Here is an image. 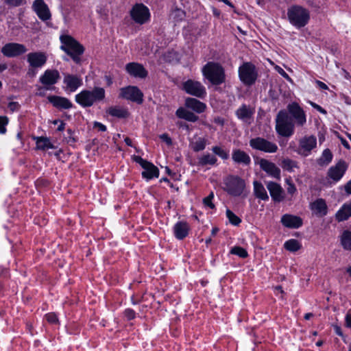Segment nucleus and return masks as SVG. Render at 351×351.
<instances>
[{
  "instance_id": "obj_20",
  "label": "nucleus",
  "mask_w": 351,
  "mask_h": 351,
  "mask_svg": "<svg viewBox=\"0 0 351 351\" xmlns=\"http://www.w3.org/2000/svg\"><path fill=\"white\" fill-rule=\"evenodd\" d=\"M265 184L273 202L279 203L285 199V193L280 184L272 181L266 182Z\"/></svg>"
},
{
  "instance_id": "obj_45",
  "label": "nucleus",
  "mask_w": 351,
  "mask_h": 351,
  "mask_svg": "<svg viewBox=\"0 0 351 351\" xmlns=\"http://www.w3.org/2000/svg\"><path fill=\"white\" fill-rule=\"evenodd\" d=\"M214 199V193L211 191L210 194L203 199V204L205 206L208 207L210 209L215 208V204L213 203Z\"/></svg>"
},
{
  "instance_id": "obj_6",
  "label": "nucleus",
  "mask_w": 351,
  "mask_h": 351,
  "mask_svg": "<svg viewBox=\"0 0 351 351\" xmlns=\"http://www.w3.org/2000/svg\"><path fill=\"white\" fill-rule=\"evenodd\" d=\"M224 191L232 197L242 196L246 189L244 179L239 176L229 175L223 179Z\"/></svg>"
},
{
  "instance_id": "obj_11",
  "label": "nucleus",
  "mask_w": 351,
  "mask_h": 351,
  "mask_svg": "<svg viewBox=\"0 0 351 351\" xmlns=\"http://www.w3.org/2000/svg\"><path fill=\"white\" fill-rule=\"evenodd\" d=\"M60 79V72L57 69H47L39 77V82L46 90H53L54 85Z\"/></svg>"
},
{
  "instance_id": "obj_39",
  "label": "nucleus",
  "mask_w": 351,
  "mask_h": 351,
  "mask_svg": "<svg viewBox=\"0 0 351 351\" xmlns=\"http://www.w3.org/2000/svg\"><path fill=\"white\" fill-rule=\"evenodd\" d=\"M284 247L287 251L295 252L301 248V244L297 239H291L285 243Z\"/></svg>"
},
{
  "instance_id": "obj_49",
  "label": "nucleus",
  "mask_w": 351,
  "mask_h": 351,
  "mask_svg": "<svg viewBox=\"0 0 351 351\" xmlns=\"http://www.w3.org/2000/svg\"><path fill=\"white\" fill-rule=\"evenodd\" d=\"M286 182L288 185L287 188V193L290 195H293L297 191L295 184L289 180H287Z\"/></svg>"
},
{
  "instance_id": "obj_27",
  "label": "nucleus",
  "mask_w": 351,
  "mask_h": 351,
  "mask_svg": "<svg viewBox=\"0 0 351 351\" xmlns=\"http://www.w3.org/2000/svg\"><path fill=\"white\" fill-rule=\"evenodd\" d=\"M232 159L238 165L249 166L251 164V158L247 153L240 149H234L232 152Z\"/></svg>"
},
{
  "instance_id": "obj_2",
  "label": "nucleus",
  "mask_w": 351,
  "mask_h": 351,
  "mask_svg": "<svg viewBox=\"0 0 351 351\" xmlns=\"http://www.w3.org/2000/svg\"><path fill=\"white\" fill-rule=\"evenodd\" d=\"M104 88L95 86L92 90L84 89L75 95V100L82 108H89L105 99Z\"/></svg>"
},
{
  "instance_id": "obj_5",
  "label": "nucleus",
  "mask_w": 351,
  "mask_h": 351,
  "mask_svg": "<svg viewBox=\"0 0 351 351\" xmlns=\"http://www.w3.org/2000/svg\"><path fill=\"white\" fill-rule=\"evenodd\" d=\"M203 76L213 85L219 86L226 82L224 68L218 62H208L202 69Z\"/></svg>"
},
{
  "instance_id": "obj_51",
  "label": "nucleus",
  "mask_w": 351,
  "mask_h": 351,
  "mask_svg": "<svg viewBox=\"0 0 351 351\" xmlns=\"http://www.w3.org/2000/svg\"><path fill=\"white\" fill-rule=\"evenodd\" d=\"M8 108L12 112H14L19 110L21 105L16 101H10L8 105Z\"/></svg>"
},
{
  "instance_id": "obj_12",
  "label": "nucleus",
  "mask_w": 351,
  "mask_h": 351,
  "mask_svg": "<svg viewBox=\"0 0 351 351\" xmlns=\"http://www.w3.org/2000/svg\"><path fill=\"white\" fill-rule=\"evenodd\" d=\"M134 161L139 164L144 169L142 172V177L143 178L149 180L154 178H158L159 169L153 163L138 156L134 157Z\"/></svg>"
},
{
  "instance_id": "obj_54",
  "label": "nucleus",
  "mask_w": 351,
  "mask_h": 351,
  "mask_svg": "<svg viewBox=\"0 0 351 351\" xmlns=\"http://www.w3.org/2000/svg\"><path fill=\"white\" fill-rule=\"evenodd\" d=\"M94 128H97L101 132H106L107 130V128L105 125L97 121L94 123Z\"/></svg>"
},
{
  "instance_id": "obj_15",
  "label": "nucleus",
  "mask_w": 351,
  "mask_h": 351,
  "mask_svg": "<svg viewBox=\"0 0 351 351\" xmlns=\"http://www.w3.org/2000/svg\"><path fill=\"white\" fill-rule=\"evenodd\" d=\"M119 97L138 104L143 101V94L137 86H128L121 88Z\"/></svg>"
},
{
  "instance_id": "obj_22",
  "label": "nucleus",
  "mask_w": 351,
  "mask_h": 351,
  "mask_svg": "<svg viewBox=\"0 0 351 351\" xmlns=\"http://www.w3.org/2000/svg\"><path fill=\"white\" fill-rule=\"evenodd\" d=\"M47 60V56L45 52H31L27 55V61L32 68H41Z\"/></svg>"
},
{
  "instance_id": "obj_30",
  "label": "nucleus",
  "mask_w": 351,
  "mask_h": 351,
  "mask_svg": "<svg viewBox=\"0 0 351 351\" xmlns=\"http://www.w3.org/2000/svg\"><path fill=\"white\" fill-rule=\"evenodd\" d=\"M185 106L188 108H190L199 114L204 112L206 108V104L192 97H188L186 99Z\"/></svg>"
},
{
  "instance_id": "obj_55",
  "label": "nucleus",
  "mask_w": 351,
  "mask_h": 351,
  "mask_svg": "<svg viewBox=\"0 0 351 351\" xmlns=\"http://www.w3.org/2000/svg\"><path fill=\"white\" fill-rule=\"evenodd\" d=\"M276 69L278 71V73L280 75H281L283 77H285V79H287V80H291L289 75L281 67L278 66H276Z\"/></svg>"
},
{
  "instance_id": "obj_46",
  "label": "nucleus",
  "mask_w": 351,
  "mask_h": 351,
  "mask_svg": "<svg viewBox=\"0 0 351 351\" xmlns=\"http://www.w3.org/2000/svg\"><path fill=\"white\" fill-rule=\"evenodd\" d=\"M26 0H4V3L10 7H19L25 5Z\"/></svg>"
},
{
  "instance_id": "obj_59",
  "label": "nucleus",
  "mask_w": 351,
  "mask_h": 351,
  "mask_svg": "<svg viewBox=\"0 0 351 351\" xmlns=\"http://www.w3.org/2000/svg\"><path fill=\"white\" fill-rule=\"evenodd\" d=\"M346 325L348 328H351V315L348 313L345 317Z\"/></svg>"
},
{
  "instance_id": "obj_38",
  "label": "nucleus",
  "mask_w": 351,
  "mask_h": 351,
  "mask_svg": "<svg viewBox=\"0 0 351 351\" xmlns=\"http://www.w3.org/2000/svg\"><path fill=\"white\" fill-rule=\"evenodd\" d=\"M36 147L38 149L45 150L47 149H53L54 145L51 143L49 138L40 136L37 138Z\"/></svg>"
},
{
  "instance_id": "obj_36",
  "label": "nucleus",
  "mask_w": 351,
  "mask_h": 351,
  "mask_svg": "<svg viewBox=\"0 0 351 351\" xmlns=\"http://www.w3.org/2000/svg\"><path fill=\"white\" fill-rule=\"evenodd\" d=\"M340 243L345 250L351 251V231L343 230L340 236Z\"/></svg>"
},
{
  "instance_id": "obj_17",
  "label": "nucleus",
  "mask_w": 351,
  "mask_h": 351,
  "mask_svg": "<svg viewBox=\"0 0 351 351\" xmlns=\"http://www.w3.org/2000/svg\"><path fill=\"white\" fill-rule=\"evenodd\" d=\"M63 84L66 91L73 93L82 86L83 81L79 75L64 73Z\"/></svg>"
},
{
  "instance_id": "obj_13",
  "label": "nucleus",
  "mask_w": 351,
  "mask_h": 351,
  "mask_svg": "<svg viewBox=\"0 0 351 351\" xmlns=\"http://www.w3.org/2000/svg\"><path fill=\"white\" fill-rule=\"evenodd\" d=\"M317 147V138L314 135L304 136L299 141L297 153L304 157L311 154L313 149Z\"/></svg>"
},
{
  "instance_id": "obj_29",
  "label": "nucleus",
  "mask_w": 351,
  "mask_h": 351,
  "mask_svg": "<svg viewBox=\"0 0 351 351\" xmlns=\"http://www.w3.org/2000/svg\"><path fill=\"white\" fill-rule=\"evenodd\" d=\"M310 208L316 215H319L320 217L326 215L328 213L326 201L322 198H319L311 203Z\"/></svg>"
},
{
  "instance_id": "obj_52",
  "label": "nucleus",
  "mask_w": 351,
  "mask_h": 351,
  "mask_svg": "<svg viewBox=\"0 0 351 351\" xmlns=\"http://www.w3.org/2000/svg\"><path fill=\"white\" fill-rule=\"evenodd\" d=\"M69 136H68V143H76L77 139L74 136V132L71 129H67L66 130Z\"/></svg>"
},
{
  "instance_id": "obj_53",
  "label": "nucleus",
  "mask_w": 351,
  "mask_h": 351,
  "mask_svg": "<svg viewBox=\"0 0 351 351\" xmlns=\"http://www.w3.org/2000/svg\"><path fill=\"white\" fill-rule=\"evenodd\" d=\"M311 106L315 110H317L318 112H319L322 114H326L327 113L326 110L324 109L322 106L319 105L311 101L310 102Z\"/></svg>"
},
{
  "instance_id": "obj_24",
  "label": "nucleus",
  "mask_w": 351,
  "mask_h": 351,
  "mask_svg": "<svg viewBox=\"0 0 351 351\" xmlns=\"http://www.w3.org/2000/svg\"><path fill=\"white\" fill-rule=\"evenodd\" d=\"M125 71L127 73L134 77L145 78L148 73L144 66L137 62H130L125 65Z\"/></svg>"
},
{
  "instance_id": "obj_57",
  "label": "nucleus",
  "mask_w": 351,
  "mask_h": 351,
  "mask_svg": "<svg viewBox=\"0 0 351 351\" xmlns=\"http://www.w3.org/2000/svg\"><path fill=\"white\" fill-rule=\"evenodd\" d=\"M315 83L317 84V86L320 89H322V90H328V86L322 81L316 80Z\"/></svg>"
},
{
  "instance_id": "obj_42",
  "label": "nucleus",
  "mask_w": 351,
  "mask_h": 351,
  "mask_svg": "<svg viewBox=\"0 0 351 351\" xmlns=\"http://www.w3.org/2000/svg\"><path fill=\"white\" fill-rule=\"evenodd\" d=\"M230 253L237 255L240 258H245L248 256V253L245 249L240 246H234L231 248Z\"/></svg>"
},
{
  "instance_id": "obj_10",
  "label": "nucleus",
  "mask_w": 351,
  "mask_h": 351,
  "mask_svg": "<svg viewBox=\"0 0 351 351\" xmlns=\"http://www.w3.org/2000/svg\"><path fill=\"white\" fill-rule=\"evenodd\" d=\"M182 89L189 95L203 99L206 96L204 86L198 81L188 80L182 84Z\"/></svg>"
},
{
  "instance_id": "obj_31",
  "label": "nucleus",
  "mask_w": 351,
  "mask_h": 351,
  "mask_svg": "<svg viewBox=\"0 0 351 351\" xmlns=\"http://www.w3.org/2000/svg\"><path fill=\"white\" fill-rule=\"evenodd\" d=\"M254 196L261 200L268 201L269 197L263 184L257 180L253 182Z\"/></svg>"
},
{
  "instance_id": "obj_64",
  "label": "nucleus",
  "mask_w": 351,
  "mask_h": 351,
  "mask_svg": "<svg viewBox=\"0 0 351 351\" xmlns=\"http://www.w3.org/2000/svg\"><path fill=\"white\" fill-rule=\"evenodd\" d=\"M125 144L130 147H132V140L129 137H126L124 140Z\"/></svg>"
},
{
  "instance_id": "obj_40",
  "label": "nucleus",
  "mask_w": 351,
  "mask_h": 351,
  "mask_svg": "<svg viewBox=\"0 0 351 351\" xmlns=\"http://www.w3.org/2000/svg\"><path fill=\"white\" fill-rule=\"evenodd\" d=\"M281 167L283 169L292 172L294 168L298 167V162L290 158H285L282 160Z\"/></svg>"
},
{
  "instance_id": "obj_63",
  "label": "nucleus",
  "mask_w": 351,
  "mask_h": 351,
  "mask_svg": "<svg viewBox=\"0 0 351 351\" xmlns=\"http://www.w3.org/2000/svg\"><path fill=\"white\" fill-rule=\"evenodd\" d=\"M34 69L35 68H32V67L29 66V68L28 69V71H27V75L29 76H34L36 74Z\"/></svg>"
},
{
  "instance_id": "obj_50",
  "label": "nucleus",
  "mask_w": 351,
  "mask_h": 351,
  "mask_svg": "<svg viewBox=\"0 0 351 351\" xmlns=\"http://www.w3.org/2000/svg\"><path fill=\"white\" fill-rule=\"evenodd\" d=\"M124 315L128 319V320H132L136 317V313L132 308H126L124 311Z\"/></svg>"
},
{
  "instance_id": "obj_1",
  "label": "nucleus",
  "mask_w": 351,
  "mask_h": 351,
  "mask_svg": "<svg viewBox=\"0 0 351 351\" xmlns=\"http://www.w3.org/2000/svg\"><path fill=\"white\" fill-rule=\"evenodd\" d=\"M276 133L282 137H290L295 132V126L303 127L306 123V114L296 101L289 103L287 110H280L276 117Z\"/></svg>"
},
{
  "instance_id": "obj_4",
  "label": "nucleus",
  "mask_w": 351,
  "mask_h": 351,
  "mask_svg": "<svg viewBox=\"0 0 351 351\" xmlns=\"http://www.w3.org/2000/svg\"><path fill=\"white\" fill-rule=\"evenodd\" d=\"M287 19L297 29L304 27L311 19L309 10L300 5H292L287 8Z\"/></svg>"
},
{
  "instance_id": "obj_14",
  "label": "nucleus",
  "mask_w": 351,
  "mask_h": 351,
  "mask_svg": "<svg viewBox=\"0 0 351 351\" xmlns=\"http://www.w3.org/2000/svg\"><path fill=\"white\" fill-rule=\"evenodd\" d=\"M348 169V165L343 160H340L335 165L331 166L327 172V179L330 180V183L338 182L344 176Z\"/></svg>"
},
{
  "instance_id": "obj_7",
  "label": "nucleus",
  "mask_w": 351,
  "mask_h": 351,
  "mask_svg": "<svg viewBox=\"0 0 351 351\" xmlns=\"http://www.w3.org/2000/svg\"><path fill=\"white\" fill-rule=\"evenodd\" d=\"M238 75L240 81L247 86L254 84L258 77L256 67L251 62H243L239 67Z\"/></svg>"
},
{
  "instance_id": "obj_58",
  "label": "nucleus",
  "mask_w": 351,
  "mask_h": 351,
  "mask_svg": "<svg viewBox=\"0 0 351 351\" xmlns=\"http://www.w3.org/2000/svg\"><path fill=\"white\" fill-rule=\"evenodd\" d=\"M334 330H335V333L338 336H339V337L343 336L341 328L340 326H339L337 325L334 326Z\"/></svg>"
},
{
  "instance_id": "obj_23",
  "label": "nucleus",
  "mask_w": 351,
  "mask_h": 351,
  "mask_svg": "<svg viewBox=\"0 0 351 351\" xmlns=\"http://www.w3.org/2000/svg\"><path fill=\"white\" fill-rule=\"evenodd\" d=\"M191 227L186 221H178L173 227V233L178 240H183L189 234Z\"/></svg>"
},
{
  "instance_id": "obj_37",
  "label": "nucleus",
  "mask_w": 351,
  "mask_h": 351,
  "mask_svg": "<svg viewBox=\"0 0 351 351\" xmlns=\"http://www.w3.org/2000/svg\"><path fill=\"white\" fill-rule=\"evenodd\" d=\"M217 161L215 156L207 153L201 157L198 158V164L201 166H206L207 165H215Z\"/></svg>"
},
{
  "instance_id": "obj_43",
  "label": "nucleus",
  "mask_w": 351,
  "mask_h": 351,
  "mask_svg": "<svg viewBox=\"0 0 351 351\" xmlns=\"http://www.w3.org/2000/svg\"><path fill=\"white\" fill-rule=\"evenodd\" d=\"M213 152L219 156L223 160H227L229 158V152L223 149L221 147L219 146H214L212 147Z\"/></svg>"
},
{
  "instance_id": "obj_60",
  "label": "nucleus",
  "mask_w": 351,
  "mask_h": 351,
  "mask_svg": "<svg viewBox=\"0 0 351 351\" xmlns=\"http://www.w3.org/2000/svg\"><path fill=\"white\" fill-rule=\"evenodd\" d=\"M345 191L348 194H351V180H349L344 186Z\"/></svg>"
},
{
  "instance_id": "obj_56",
  "label": "nucleus",
  "mask_w": 351,
  "mask_h": 351,
  "mask_svg": "<svg viewBox=\"0 0 351 351\" xmlns=\"http://www.w3.org/2000/svg\"><path fill=\"white\" fill-rule=\"evenodd\" d=\"M160 137L167 145H171L172 144L171 138L169 136V135L167 134H162V135H160Z\"/></svg>"
},
{
  "instance_id": "obj_47",
  "label": "nucleus",
  "mask_w": 351,
  "mask_h": 351,
  "mask_svg": "<svg viewBox=\"0 0 351 351\" xmlns=\"http://www.w3.org/2000/svg\"><path fill=\"white\" fill-rule=\"evenodd\" d=\"M45 317L51 324H58L59 323L58 315L55 313H48L45 315Z\"/></svg>"
},
{
  "instance_id": "obj_35",
  "label": "nucleus",
  "mask_w": 351,
  "mask_h": 351,
  "mask_svg": "<svg viewBox=\"0 0 351 351\" xmlns=\"http://www.w3.org/2000/svg\"><path fill=\"white\" fill-rule=\"evenodd\" d=\"M332 158V152L329 149H325L321 156L317 160V162L321 167H326L331 162Z\"/></svg>"
},
{
  "instance_id": "obj_26",
  "label": "nucleus",
  "mask_w": 351,
  "mask_h": 351,
  "mask_svg": "<svg viewBox=\"0 0 351 351\" xmlns=\"http://www.w3.org/2000/svg\"><path fill=\"white\" fill-rule=\"evenodd\" d=\"M47 99L53 106L60 110H67L73 107L72 102L66 97L50 95Z\"/></svg>"
},
{
  "instance_id": "obj_32",
  "label": "nucleus",
  "mask_w": 351,
  "mask_h": 351,
  "mask_svg": "<svg viewBox=\"0 0 351 351\" xmlns=\"http://www.w3.org/2000/svg\"><path fill=\"white\" fill-rule=\"evenodd\" d=\"M351 217V200L345 203L335 215L336 219L338 221L348 220Z\"/></svg>"
},
{
  "instance_id": "obj_8",
  "label": "nucleus",
  "mask_w": 351,
  "mask_h": 351,
  "mask_svg": "<svg viewBox=\"0 0 351 351\" xmlns=\"http://www.w3.org/2000/svg\"><path fill=\"white\" fill-rule=\"evenodd\" d=\"M130 16L138 25L145 24L151 19L149 9L142 3H136L132 7Z\"/></svg>"
},
{
  "instance_id": "obj_44",
  "label": "nucleus",
  "mask_w": 351,
  "mask_h": 351,
  "mask_svg": "<svg viewBox=\"0 0 351 351\" xmlns=\"http://www.w3.org/2000/svg\"><path fill=\"white\" fill-rule=\"evenodd\" d=\"M171 16L176 22H180L185 19L186 13L182 9L176 8L172 11Z\"/></svg>"
},
{
  "instance_id": "obj_61",
  "label": "nucleus",
  "mask_w": 351,
  "mask_h": 351,
  "mask_svg": "<svg viewBox=\"0 0 351 351\" xmlns=\"http://www.w3.org/2000/svg\"><path fill=\"white\" fill-rule=\"evenodd\" d=\"M341 143L342 144V145L347 149H350V145L349 144V143L343 138H341Z\"/></svg>"
},
{
  "instance_id": "obj_62",
  "label": "nucleus",
  "mask_w": 351,
  "mask_h": 351,
  "mask_svg": "<svg viewBox=\"0 0 351 351\" xmlns=\"http://www.w3.org/2000/svg\"><path fill=\"white\" fill-rule=\"evenodd\" d=\"M65 125H66V123L63 121H61L57 128V130L59 132H62V131L64 130Z\"/></svg>"
},
{
  "instance_id": "obj_9",
  "label": "nucleus",
  "mask_w": 351,
  "mask_h": 351,
  "mask_svg": "<svg viewBox=\"0 0 351 351\" xmlns=\"http://www.w3.org/2000/svg\"><path fill=\"white\" fill-rule=\"evenodd\" d=\"M250 146L255 150L273 154L278 150V145L262 137H256L250 140Z\"/></svg>"
},
{
  "instance_id": "obj_25",
  "label": "nucleus",
  "mask_w": 351,
  "mask_h": 351,
  "mask_svg": "<svg viewBox=\"0 0 351 351\" xmlns=\"http://www.w3.org/2000/svg\"><path fill=\"white\" fill-rule=\"evenodd\" d=\"M280 222L285 227L292 229L299 228L303 224V221L300 217L291 214L283 215Z\"/></svg>"
},
{
  "instance_id": "obj_21",
  "label": "nucleus",
  "mask_w": 351,
  "mask_h": 351,
  "mask_svg": "<svg viewBox=\"0 0 351 351\" xmlns=\"http://www.w3.org/2000/svg\"><path fill=\"white\" fill-rule=\"evenodd\" d=\"M259 165H260V168L265 172L267 173V174L273 178H275L278 180H280V178H281V175H280V169L279 167H278L276 164H274V162L267 160V159H265V158H261L260 160H259Z\"/></svg>"
},
{
  "instance_id": "obj_18",
  "label": "nucleus",
  "mask_w": 351,
  "mask_h": 351,
  "mask_svg": "<svg viewBox=\"0 0 351 351\" xmlns=\"http://www.w3.org/2000/svg\"><path fill=\"white\" fill-rule=\"evenodd\" d=\"M254 114L255 108L245 104H241L235 112L236 117L248 125L253 122Z\"/></svg>"
},
{
  "instance_id": "obj_33",
  "label": "nucleus",
  "mask_w": 351,
  "mask_h": 351,
  "mask_svg": "<svg viewBox=\"0 0 351 351\" xmlns=\"http://www.w3.org/2000/svg\"><path fill=\"white\" fill-rule=\"evenodd\" d=\"M207 140L204 137H194L189 142L190 148L195 152H199L206 148Z\"/></svg>"
},
{
  "instance_id": "obj_19",
  "label": "nucleus",
  "mask_w": 351,
  "mask_h": 351,
  "mask_svg": "<svg viewBox=\"0 0 351 351\" xmlns=\"http://www.w3.org/2000/svg\"><path fill=\"white\" fill-rule=\"evenodd\" d=\"M32 10L43 21H47L51 18L50 10L44 0H34L32 3Z\"/></svg>"
},
{
  "instance_id": "obj_3",
  "label": "nucleus",
  "mask_w": 351,
  "mask_h": 351,
  "mask_svg": "<svg viewBox=\"0 0 351 351\" xmlns=\"http://www.w3.org/2000/svg\"><path fill=\"white\" fill-rule=\"evenodd\" d=\"M60 40L62 44L60 49L69 56L75 63L80 64L81 56L85 50L84 46L70 35H61Z\"/></svg>"
},
{
  "instance_id": "obj_28",
  "label": "nucleus",
  "mask_w": 351,
  "mask_h": 351,
  "mask_svg": "<svg viewBox=\"0 0 351 351\" xmlns=\"http://www.w3.org/2000/svg\"><path fill=\"white\" fill-rule=\"evenodd\" d=\"M106 113L113 117L118 119H127L130 113L126 107L120 106H113L106 110Z\"/></svg>"
},
{
  "instance_id": "obj_34",
  "label": "nucleus",
  "mask_w": 351,
  "mask_h": 351,
  "mask_svg": "<svg viewBox=\"0 0 351 351\" xmlns=\"http://www.w3.org/2000/svg\"><path fill=\"white\" fill-rule=\"evenodd\" d=\"M176 115L180 118L191 122H195L198 120L199 117L193 112L187 110L186 109L180 107L176 112Z\"/></svg>"
},
{
  "instance_id": "obj_41",
  "label": "nucleus",
  "mask_w": 351,
  "mask_h": 351,
  "mask_svg": "<svg viewBox=\"0 0 351 351\" xmlns=\"http://www.w3.org/2000/svg\"><path fill=\"white\" fill-rule=\"evenodd\" d=\"M226 215L232 225L238 226L241 223V219L230 209L226 210Z\"/></svg>"
},
{
  "instance_id": "obj_16",
  "label": "nucleus",
  "mask_w": 351,
  "mask_h": 351,
  "mask_svg": "<svg viewBox=\"0 0 351 351\" xmlns=\"http://www.w3.org/2000/svg\"><path fill=\"white\" fill-rule=\"evenodd\" d=\"M1 53L8 58H14L25 53L27 49L26 47L20 43H10L1 48Z\"/></svg>"
},
{
  "instance_id": "obj_48",
  "label": "nucleus",
  "mask_w": 351,
  "mask_h": 351,
  "mask_svg": "<svg viewBox=\"0 0 351 351\" xmlns=\"http://www.w3.org/2000/svg\"><path fill=\"white\" fill-rule=\"evenodd\" d=\"M8 123V119L7 117L0 116V134H5L6 132V125Z\"/></svg>"
}]
</instances>
